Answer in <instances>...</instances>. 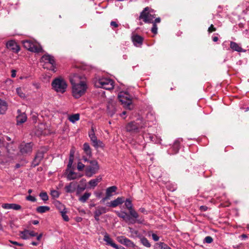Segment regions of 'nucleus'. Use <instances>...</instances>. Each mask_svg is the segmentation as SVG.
<instances>
[{"label":"nucleus","mask_w":249,"mask_h":249,"mask_svg":"<svg viewBox=\"0 0 249 249\" xmlns=\"http://www.w3.org/2000/svg\"><path fill=\"white\" fill-rule=\"evenodd\" d=\"M38 223H39V222L37 220H34L33 221V224L34 225H37L38 224Z\"/></svg>","instance_id":"nucleus-63"},{"label":"nucleus","mask_w":249,"mask_h":249,"mask_svg":"<svg viewBox=\"0 0 249 249\" xmlns=\"http://www.w3.org/2000/svg\"><path fill=\"white\" fill-rule=\"evenodd\" d=\"M77 189L76 182H71L65 187V190L67 193H72Z\"/></svg>","instance_id":"nucleus-25"},{"label":"nucleus","mask_w":249,"mask_h":249,"mask_svg":"<svg viewBox=\"0 0 249 249\" xmlns=\"http://www.w3.org/2000/svg\"><path fill=\"white\" fill-rule=\"evenodd\" d=\"M79 119L80 115L78 113L71 115L68 117V120L73 124L78 121Z\"/></svg>","instance_id":"nucleus-34"},{"label":"nucleus","mask_w":249,"mask_h":249,"mask_svg":"<svg viewBox=\"0 0 249 249\" xmlns=\"http://www.w3.org/2000/svg\"><path fill=\"white\" fill-rule=\"evenodd\" d=\"M107 209L104 207H98L96 208V210L95 211L94 213V218L95 219L98 221L99 220V216L107 212Z\"/></svg>","instance_id":"nucleus-18"},{"label":"nucleus","mask_w":249,"mask_h":249,"mask_svg":"<svg viewBox=\"0 0 249 249\" xmlns=\"http://www.w3.org/2000/svg\"><path fill=\"white\" fill-rule=\"evenodd\" d=\"M33 143L32 142L26 143L23 142L19 145V149L22 155L26 156L30 154L32 152Z\"/></svg>","instance_id":"nucleus-12"},{"label":"nucleus","mask_w":249,"mask_h":249,"mask_svg":"<svg viewBox=\"0 0 249 249\" xmlns=\"http://www.w3.org/2000/svg\"><path fill=\"white\" fill-rule=\"evenodd\" d=\"M73 159L74 158H69V161L68 165V168H70L71 167V165L73 161Z\"/></svg>","instance_id":"nucleus-51"},{"label":"nucleus","mask_w":249,"mask_h":249,"mask_svg":"<svg viewBox=\"0 0 249 249\" xmlns=\"http://www.w3.org/2000/svg\"><path fill=\"white\" fill-rule=\"evenodd\" d=\"M28 234L29 235V237H36V239L38 241H40L42 237V233H40L38 234L37 233L34 231H33L28 230Z\"/></svg>","instance_id":"nucleus-35"},{"label":"nucleus","mask_w":249,"mask_h":249,"mask_svg":"<svg viewBox=\"0 0 249 249\" xmlns=\"http://www.w3.org/2000/svg\"><path fill=\"white\" fill-rule=\"evenodd\" d=\"M200 209L202 211H206L207 210V207L205 206H201L200 208Z\"/></svg>","instance_id":"nucleus-56"},{"label":"nucleus","mask_w":249,"mask_h":249,"mask_svg":"<svg viewBox=\"0 0 249 249\" xmlns=\"http://www.w3.org/2000/svg\"><path fill=\"white\" fill-rule=\"evenodd\" d=\"M72 88V94L75 98L83 96L88 89L86 77L84 75L73 73L70 77Z\"/></svg>","instance_id":"nucleus-1"},{"label":"nucleus","mask_w":249,"mask_h":249,"mask_svg":"<svg viewBox=\"0 0 249 249\" xmlns=\"http://www.w3.org/2000/svg\"><path fill=\"white\" fill-rule=\"evenodd\" d=\"M51 195L53 197L57 198L59 196V193L57 191L53 190L51 192Z\"/></svg>","instance_id":"nucleus-43"},{"label":"nucleus","mask_w":249,"mask_h":249,"mask_svg":"<svg viewBox=\"0 0 249 249\" xmlns=\"http://www.w3.org/2000/svg\"><path fill=\"white\" fill-rule=\"evenodd\" d=\"M160 18H156L155 20H154V22H153V20L152 21V23H155V24H156L157 23H160Z\"/></svg>","instance_id":"nucleus-57"},{"label":"nucleus","mask_w":249,"mask_h":249,"mask_svg":"<svg viewBox=\"0 0 249 249\" xmlns=\"http://www.w3.org/2000/svg\"><path fill=\"white\" fill-rule=\"evenodd\" d=\"M149 140H150L151 141H152V142H153V141H154V140H153V139L154 138L153 136H151V135H150V136H149Z\"/></svg>","instance_id":"nucleus-64"},{"label":"nucleus","mask_w":249,"mask_h":249,"mask_svg":"<svg viewBox=\"0 0 249 249\" xmlns=\"http://www.w3.org/2000/svg\"><path fill=\"white\" fill-rule=\"evenodd\" d=\"M85 167V165L82 163L81 162H78L77 165V169L79 171H82Z\"/></svg>","instance_id":"nucleus-48"},{"label":"nucleus","mask_w":249,"mask_h":249,"mask_svg":"<svg viewBox=\"0 0 249 249\" xmlns=\"http://www.w3.org/2000/svg\"><path fill=\"white\" fill-rule=\"evenodd\" d=\"M83 150L86 153V154L89 157H91L92 153L91 148L90 146L88 143H85L83 144Z\"/></svg>","instance_id":"nucleus-33"},{"label":"nucleus","mask_w":249,"mask_h":249,"mask_svg":"<svg viewBox=\"0 0 249 249\" xmlns=\"http://www.w3.org/2000/svg\"><path fill=\"white\" fill-rule=\"evenodd\" d=\"M50 210V207L46 206H41L37 207L36 211L38 213H42Z\"/></svg>","instance_id":"nucleus-37"},{"label":"nucleus","mask_w":249,"mask_h":249,"mask_svg":"<svg viewBox=\"0 0 249 249\" xmlns=\"http://www.w3.org/2000/svg\"><path fill=\"white\" fill-rule=\"evenodd\" d=\"M117 215L122 218L128 224H134L136 223L138 224H142L144 222V219L141 218H134L129 213L125 212H116Z\"/></svg>","instance_id":"nucleus-5"},{"label":"nucleus","mask_w":249,"mask_h":249,"mask_svg":"<svg viewBox=\"0 0 249 249\" xmlns=\"http://www.w3.org/2000/svg\"><path fill=\"white\" fill-rule=\"evenodd\" d=\"M91 193L89 192H86L80 197H79L78 200L82 203H85L91 196Z\"/></svg>","instance_id":"nucleus-32"},{"label":"nucleus","mask_w":249,"mask_h":249,"mask_svg":"<svg viewBox=\"0 0 249 249\" xmlns=\"http://www.w3.org/2000/svg\"><path fill=\"white\" fill-rule=\"evenodd\" d=\"M31 244L33 246H37L39 244L38 242H32Z\"/></svg>","instance_id":"nucleus-61"},{"label":"nucleus","mask_w":249,"mask_h":249,"mask_svg":"<svg viewBox=\"0 0 249 249\" xmlns=\"http://www.w3.org/2000/svg\"><path fill=\"white\" fill-rule=\"evenodd\" d=\"M110 26L112 29H114L118 27L119 26V24L116 21H112L110 22Z\"/></svg>","instance_id":"nucleus-49"},{"label":"nucleus","mask_w":249,"mask_h":249,"mask_svg":"<svg viewBox=\"0 0 249 249\" xmlns=\"http://www.w3.org/2000/svg\"><path fill=\"white\" fill-rule=\"evenodd\" d=\"M182 141V139L179 138L175 141L173 145V147H172V151H173V152L171 154H174L178 152L180 148L179 144Z\"/></svg>","instance_id":"nucleus-26"},{"label":"nucleus","mask_w":249,"mask_h":249,"mask_svg":"<svg viewBox=\"0 0 249 249\" xmlns=\"http://www.w3.org/2000/svg\"><path fill=\"white\" fill-rule=\"evenodd\" d=\"M158 27L155 23H153V27L151 29V31L153 33L156 34L157 33Z\"/></svg>","instance_id":"nucleus-45"},{"label":"nucleus","mask_w":249,"mask_h":249,"mask_svg":"<svg viewBox=\"0 0 249 249\" xmlns=\"http://www.w3.org/2000/svg\"><path fill=\"white\" fill-rule=\"evenodd\" d=\"M155 18V11L152 8L146 7L141 13L139 19H142L145 23H151Z\"/></svg>","instance_id":"nucleus-4"},{"label":"nucleus","mask_w":249,"mask_h":249,"mask_svg":"<svg viewBox=\"0 0 249 249\" xmlns=\"http://www.w3.org/2000/svg\"><path fill=\"white\" fill-rule=\"evenodd\" d=\"M2 208L4 209H13L16 211L21 209L20 205L15 203H4L2 205Z\"/></svg>","instance_id":"nucleus-19"},{"label":"nucleus","mask_w":249,"mask_h":249,"mask_svg":"<svg viewBox=\"0 0 249 249\" xmlns=\"http://www.w3.org/2000/svg\"><path fill=\"white\" fill-rule=\"evenodd\" d=\"M75 152V149L74 147L72 146L70 151L69 158H74Z\"/></svg>","instance_id":"nucleus-46"},{"label":"nucleus","mask_w":249,"mask_h":249,"mask_svg":"<svg viewBox=\"0 0 249 249\" xmlns=\"http://www.w3.org/2000/svg\"><path fill=\"white\" fill-rule=\"evenodd\" d=\"M57 203H58V205H59V207H58V209H59V212H60L61 210H63V209L64 208H65V207H64V205H62L61 203H60V202H58Z\"/></svg>","instance_id":"nucleus-54"},{"label":"nucleus","mask_w":249,"mask_h":249,"mask_svg":"<svg viewBox=\"0 0 249 249\" xmlns=\"http://www.w3.org/2000/svg\"><path fill=\"white\" fill-rule=\"evenodd\" d=\"M20 237L23 239H29V235L28 234V230H24L20 232Z\"/></svg>","instance_id":"nucleus-39"},{"label":"nucleus","mask_w":249,"mask_h":249,"mask_svg":"<svg viewBox=\"0 0 249 249\" xmlns=\"http://www.w3.org/2000/svg\"><path fill=\"white\" fill-rule=\"evenodd\" d=\"M218 40V38L217 36H214L213 37V40L214 42H216Z\"/></svg>","instance_id":"nucleus-62"},{"label":"nucleus","mask_w":249,"mask_h":249,"mask_svg":"<svg viewBox=\"0 0 249 249\" xmlns=\"http://www.w3.org/2000/svg\"><path fill=\"white\" fill-rule=\"evenodd\" d=\"M139 211L142 213H145L146 212V210L144 208H140L139 209Z\"/></svg>","instance_id":"nucleus-59"},{"label":"nucleus","mask_w":249,"mask_h":249,"mask_svg":"<svg viewBox=\"0 0 249 249\" xmlns=\"http://www.w3.org/2000/svg\"><path fill=\"white\" fill-rule=\"evenodd\" d=\"M83 176L80 173H75L72 170H70L67 174V178L68 180H71L80 178Z\"/></svg>","instance_id":"nucleus-23"},{"label":"nucleus","mask_w":249,"mask_h":249,"mask_svg":"<svg viewBox=\"0 0 249 249\" xmlns=\"http://www.w3.org/2000/svg\"><path fill=\"white\" fill-rule=\"evenodd\" d=\"M95 85L97 88L110 90L114 88V82L109 78H102L95 81Z\"/></svg>","instance_id":"nucleus-7"},{"label":"nucleus","mask_w":249,"mask_h":249,"mask_svg":"<svg viewBox=\"0 0 249 249\" xmlns=\"http://www.w3.org/2000/svg\"><path fill=\"white\" fill-rule=\"evenodd\" d=\"M102 177L100 176H98L96 178L91 179L89 182V184L90 188H94L102 180Z\"/></svg>","instance_id":"nucleus-28"},{"label":"nucleus","mask_w":249,"mask_h":249,"mask_svg":"<svg viewBox=\"0 0 249 249\" xmlns=\"http://www.w3.org/2000/svg\"><path fill=\"white\" fill-rule=\"evenodd\" d=\"M81 185H77V194H79L82 191H83L87 188L86 180L84 178L82 179L80 181Z\"/></svg>","instance_id":"nucleus-27"},{"label":"nucleus","mask_w":249,"mask_h":249,"mask_svg":"<svg viewBox=\"0 0 249 249\" xmlns=\"http://www.w3.org/2000/svg\"><path fill=\"white\" fill-rule=\"evenodd\" d=\"M146 126V122L142 119H137L136 121H132L128 123L125 126L127 132L131 133H137Z\"/></svg>","instance_id":"nucleus-2"},{"label":"nucleus","mask_w":249,"mask_h":249,"mask_svg":"<svg viewBox=\"0 0 249 249\" xmlns=\"http://www.w3.org/2000/svg\"><path fill=\"white\" fill-rule=\"evenodd\" d=\"M215 30H216V28L215 27H214V26L213 24H211V25L208 29V32L210 33L215 31Z\"/></svg>","instance_id":"nucleus-52"},{"label":"nucleus","mask_w":249,"mask_h":249,"mask_svg":"<svg viewBox=\"0 0 249 249\" xmlns=\"http://www.w3.org/2000/svg\"><path fill=\"white\" fill-rule=\"evenodd\" d=\"M10 242L15 246H22L23 245L22 244L19 243L16 241H10Z\"/></svg>","instance_id":"nucleus-53"},{"label":"nucleus","mask_w":249,"mask_h":249,"mask_svg":"<svg viewBox=\"0 0 249 249\" xmlns=\"http://www.w3.org/2000/svg\"><path fill=\"white\" fill-rule=\"evenodd\" d=\"M151 236H152V239L155 241H158L159 240L160 238H159V237L156 234L152 233L151 234Z\"/></svg>","instance_id":"nucleus-50"},{"label":"nucleus","mask_w":249,"mask_h":249,"mask_svg":"<svg viewBox=\"0 0 249 249\" xmlns=\"http://www.w3.org/2000/svg\"><path fill=\"white\" fill-rule=\"evenodd\" d=\"M132 41L134 44L138 46L142 44L143 38L139 35H135L132 37Z\"/></svg>","instance_id":"nucleus-31"},{"label":"nucleus","mask_w":249,"mask_h":249,"mask_svg":"<svg viewBox=\"0 0 249 249\" xmlns=\"http://www.w3.org/2000/svg\"><path fill=\"white\" fill-rule=\"evenodd\" d=\"M124 206L125 208L128 210L129 213L134 218H137L139 217V215L138 213L133 208V205L131 200L130 198L124 199Z\"/></svg>","instance_id":"nucleus-13"},{"label":"nucleus","mask_w":249,"mask_h":249,"mask_svg":"<svg viewBox=\"0 0 249 249\" xmlns=\"http://www.w3.org/2000/svg\"><path fill=\"white\" fill-rule=\"evenodd\" d=\"M16 76V71L15 70H12L11 71V76L12 77H15Z\"/></svg>","instance_id":"nucleus-55"},{"label":"nucleus","mask_w":249,"mask_h":249,"mask_svg":"<svg viewBox=\"0 0 249 249\" xmlns=\"http://www.w3.org/2000/svg\"><path fill=\"white\" fill-rule=\"evenodd\" d=\"M39 196L40 197L41 199L46 201L48 200V196L46 192H43L40 193Z\"/></svg>","instance_id":"nucleus-42"},{"label":"nucleus","mask_w":249,"mask_h":249,"mask_svg":"<svg viewBox=\"0 0 249 249\" xmlns=\"http://www.w3.org/2000/svg\"><path fill=\"white\" fill-rule=\"evenodd\" d=\"M118 97L125 108L129 110H131L133 108V105L132 103V96L127 92H120L118 94Z\"/></svg>","instance_id":"nucleus-3"},{"label":"nucleus","mask_w":249,"mask_h":249,"mask_svg":"<svg viewBox=\"0 0 249 249\" xmlns=\"http://www.w3.org/2000/svg\"><path fill=\"white\" fill-rule=\"evenodd\" d=\"M17 147L16 145L11 142L7 144L5 146V144L3 141L0 138V156H4L6 155H9L12 153V151L15 150Z\"/></svg>","instance_id":"nucleus-8"},{"label":"nucleus","mask_w":249,"mask_h":249,"mask_svg":"<svg viewBox=\"0 0 249 249\" xmlns=\"http://www.w3.org/2000/svg\"><path fill=\"white\" fill-rule=\"evenodd\" d=\"M213 241V239L210 236H206L204 239V242L208 244L211 243Z\"/></svg>","instance_id":"nucleus-44"},{"label":"nucleus","mask_w":249,"mask_h":249,"mask_svg":"<svg viewBox=\"0 0 249 249\" xmlns=\"http://www.w3.org/2000/svg\"><path fill=\"white\" fill-rule=\"evenodd\" d=\"M230 47L234 51H237L238 52H245V50H244L237 43L235 42H231Z\"/></svg>","instance_id":"nucleus-29"},{"label":"nucleus","mask_w":249,"mask_h":249,"mask_svg":"<svg viewBox=\"0 0 249 249\" xmlns=\"http://www.w3.org/2000/svg\"><path fill=\"white\" fill-rule=\"evenodd\" d=\"M124 202V197H118L116 199L111 201L107 203V206L111 208H115L120 205L122 204Z\"/></svg>","instance_id":"nucleus-16"},{"label":"nucleus","mask_w":249,"mask_h":249,"mask_svg":"<svg viewBox=\"0 0 249 249\" xmlns=\"http://www.w3.org/2000/svg\"><path fill=\"white\" fill-rule=\"evenodd\" d=\"M22 44L25 48L31 52L35 53H40L42 52V49L41 46L36 42L30 40H23Z\"/></svg>","instance_id":"nucleus-10"},{"label":"nucleus","mask_w":249,"mask_h":249,"mask_svg":"<svg viewBox=\"0 0 249 249\" xmlns=\"http://www.w3.org/2000/svg\"><path fill=\"white\" fill-rule=\"evenodd\" d=\"M52 86L55 91L61 93L65 92L67 88L66 82L61 78L54 79L52 83Z\"/></svg>","instance_id":"nucleus-6"},{"label":"nucleus","mask_w":249,"mask_h":249,"mask_svg":"<svg viewBox=\"0 0 249 249\" xmlns=\"http://www.w3.org/2000/svg\"><path fill=\"white\" fill-rule=\"evenodd\" d=\"M41 60L45 64H50L51 65L50 69L51 71H55V61L53 56L48 54H45L42 57Z\"/></svg>","instance_id":"nucleus-14"},{"label":"nucleus","mask_w":249,"mask_h":249,"mask_svg":"<svg viewBox=\"0 0 249 249\" xmlns=\"http://www.w3.org/2000/svg\"><path fill=\"white\" fill-rule=\"evenodd\" d=\"M118 241L122 244H124L128 247H133L134 243L129 239L124 236H120L118 237Z\"/></svg>","instance_id":"nucleus-24"},{"label":"nucleus","mask_w":249,"mask_h":249,"mask_svg":"<svg viewBox=\"0 0 249 249\" xmlns=\"http://www.w3.org/2000/svg\"><path fill=\"white\" fill-rule=\"evenodd\" d=\"M26 199L28 201H32V202H35L36 199V198H35V197L32 196H31V195H29L28 196H27L26 197Z\"/></svg>","instance_id":"nucleus-47"},{"label":"nucleus","mask_w":249,"mask_h":249,"mask_svg":"<svg viewBox=\"0 0 249 249\" xmlns=\"http://www.w3.org/2000/svg\"><path fill=\"white\" fill-rule=\"evenodd\" d=\"M44 157V153L42 152H38L32 164L34 166H36L39 164L41 160L43 159Z\"/></svg>","instance_id":"nucleus-22"},{"label":"nucleus","mask_w":249,"mask_h":249,"mask_svg":"<svg viewBox=\"0 0 249 249\" xmlns=\"http://www.w3.org/2000/svg\"><path fill=\"white\" fill-rule=\"evenodd\" d=\"M61 213V216L63 219V220L65 221H69V216L67 215V211L65 208H64L62 210L60 211Z\"/></svg>","instance_id":"nucleus-38"},{"label":"nucleus","mask_w":249,"mask_h":249,"mask_svg":"<svg viewBox=\"0 0 249 249\" xmlns=\"http://www.w3.org/2000/svg\"><path fill=\"white\" fill-rule=\"evenodd\" d=\"M90 165L86 167L85 175L88 177H91L99 170V165L96 160H89Z\"/></svg>","instance_id":"nucleus-9"},{"label":"nucleus","mask_w":249,"mask_h":249,"mask_svg":"<svg viewBox=\"0 0 249 249\" xmlns=\"http://www.w3.org/2000/svg\"><path fill=\"white\" fill-rule=\"evenodd\" d=\"M103 240L106 242V245L110 246L115 249H118L117 245L113 242L112 239L106 232L104 234Z\"/></svg>","instance_id":"nucleus-21"},{"label":"nucleus","mask_w":249,"mask_h":249,"mask_svg":"<svg viewBox=\"0 0 249 249\" xmlns=\"http://www.w3.org/2000/svg\"><path fill=\"white\" fill-rule=\"evenodd\" d=\"M94 194L97 197L99 198L101 196L102 193L96 192L94 193Z\"/></svg>","instance_id":"nucleus-58"},{"label":"nucleus","mask_w":249,"mask_h":249,"mask_svg":"<svg viewBox=\"0 0 249 249\" xmlns=\"http://www.w3.org/2000/svg\"><path fill=\"white\" fill-rule=\"evenodd\" d=\"M7 48L11 50L13 52L18 53L20 50V48L17 43L14 40L9 41L7 44Z\"/></svg>","instance_id":"nucleus-17"},{"label":"nucleus","mask_w":249,"mask_h":249,"mask_svg":"<svg viewBox=\"0 0 249 249\" xmlns=\"http://www.w3.org/2000/svg\"><path fill=\"white\" fill-rule=\"evenodd\" d=\"M7 104L5 101L0 98V114H4L7 109Z\"/></svg>","instance_id":"nucleus-30"},{"label":"nucleus","mask_w":249,"mask_h":249,"mask_svg":"<svg viewBox=\"0 0 249 249\" xmlns=\"http://www.w3.org/2000/svg\"><path fill=\"white\" fill-rule=\"evenodd\" d=\"M89 136L91 142H92L93 146L95 148L99 147L103 148L104 144L100 140H98L95 136V131L93 126L91 127V130L89 132Z\"/></svg>","instance_id":"nucleus-11"},{"label":"nucleus","mask_w":249,"mask_h":249,"mask_svg":"<svg viewBox=\"0 0 249 249\" xmlns=\"http://www.w3.org/2000/svg\"><path fill=\"white\" fill-rule=\"evenodd\" d=\"M155 249H171L167 245L163 243L160 242L156 243L155 245Z\"/></svg>","instance_id":"nucleus-36"},{"label":"nucleus","mask_w":249,"mask_h":249,"mask_svg":"<svg viewBox=\"0 0 249 249\" xmlns=\"http://www.w3.org/2000/svg\"><path fill=\"white\" fill-rule=\"evenodd\" d=\"M18 115L17 116V124L19 125L25 122L27 120V116L25 113H22L19 110H18Z\"/></svg>","instance_id":"nucleus-20"},{"label":"nucleus","mask_w":249,"mask_h":249,"mask_svg":"<svg viewBox=\"0 0 249 249\" xmlns=\"http://www.w3.org/2000/svg\"><path fill=\"white\" fill-rule=\"evenodd\" d=\"M45 124H39V127L40 128H41V129H42L44 128H45Z\"/></svg>","instance_id":"nucleus-60"},{"label":"nucleus","mask_w":249,"mask_h":249,"mask_svg":"<svg viewBox=\"0 0 249 249\" xmlns=\"http://www.w3.org/2000/svg\"><path fill=\"white\" fill-rule=\"evenodd\" d=\"M117 190L116 186H112L108 187L106 190V196L102 199V202H105L107 200L109 199L111 196H113V194L115 193Z\"/></svg>","instance_id":"nucleus-15"},{"label":"nucleus","mask_w":249,"mask_h":249,"mask_svg":"<svg viewBox=\"0 0 249 249\" xmlns=\"http://www.w3.org/2000/svg\"><path fill=\"white\" fill-rule=\"evenodd\" d=\"M16 91L18 96L22 98H24L25 97V94L23 93L22 89L20 88H18L16 89Z\"/></svg>","instance_id":"nucleus-41"},{"label":"nucleus","mask_w":249,"mask_h":249,"mask_svg":"<svg viewBox=\"0 0 249 249\" xmlns=\"http://www.w3.org/2000/svg\"><path fill=\"white\" fill-rule=\"evenodd\" d=\"M142 244L146 247L149 248L151 246L150 243L148 240L145 237H143L141 239Z\"/></svg>","instance_id":"nucleus-40"}]
</instances>
